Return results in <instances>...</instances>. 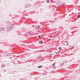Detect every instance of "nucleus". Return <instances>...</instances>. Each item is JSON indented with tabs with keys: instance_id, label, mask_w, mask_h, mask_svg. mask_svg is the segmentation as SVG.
I'll return each instance as SVG.
<instances>
[{
	"instance_id": "obj_6",
	"label": "nucleus",
	"mask_w": 80,
	"mask_h": 80,
	"mask_svg": "<svg viewBox=\"0 0 80 80\" xmlns=\"http://www.w3.org/2000/svg\"><path fill=\"white\" fill-rule=\"evenodd\" d=\"M45 49L46 50H50V47L47 46L46 47Z\"/></svg>"
},
{
	"instance_id": "obj_15",
	"label": "nucleus",
	"mask_w": 80,
	"mask_h": 80,
	"mask_svg": "<svg viewBox=\"0 0 80 80\" xmlns=\"http://www.w3.org/2000/svg\"><path fill=\"white\" fill-rule=\"evenodd\" d=\"M42 66H38V68H42Z\"/></svg>"
},
{
	"instance_id": "obj_17",
	"label": "nucleus",
	"mask_w": 80,
	"mask_h": 80,
	"mask_svg": "<svg viewBox=\"0 0 80 80\" xmlns=\"http://www.w3.org/2000/svg\"><path fill=\"white\" fill-rule=\"evenodd\" d=\"M77 17L78 18H80V16L79 15H78V16H77Z\"/></svg>"
},
{
	"instance_id": "obj_2",
	"label": "nucleus",
	"mask_w": 80,
	"mask_h": 80,
	"mask_svg": "<svg viewBox=\"0 0 80 80\" xmlns=\"http://www.w3.org/2000/svg\"><path fill=\"white\" fill-rule=\"evenodd\" d=\"M68 62V61L67 60H65L63 61V63H62V65H61V66L62 67L63 66V64H65V63H67Z\"/></svg>"
},
{
	"instance_id": "obj_7",
	"label": "nucleus",
	"mask_w": 80,
	"mask_h": 80,
	"mask_svg": "<svg viewBox=\"0 0 80 80\" xmlns=\"http://www.w3.org/2000/svg\"><path fill=\"white\" fill-rule=\"evenodd\" d=\"M10 29H12V28H14V27H13V25H10Z\"/></svg>"
},
{
	"instance_id": "obj_11",
	"label": "nucleus",
	"mask_w": 80,
	"mask_h": 80,
	"mask_svg": "<svg viewBox=\"0 0 80 80\" xmlns=\"http://www.w3.org/2000/svg\"><path fill=\"white\" fill-rule=\"evenodd\" d=\"M1 30L2 31H3L5 30V28H1Z\"/></svg>"
},
{
	"instance_id": "obj_9",
	"label": "nucleus",
	"mask_w": 80,
	"mask_h": 80,
	"mask_svg": "<svg viewBox=\"0 0 80 80\" xmlns=\"http://www.w3.org/2000/svg\"><path fill=\"white\" fill-rule=\"evenodd\" d=\"M37 28L38 30H40V26H37Z\"/></svg>"
},
{
	"instance_id": "obj_19",
	"label": "nucleus",
	"mask_w": 80,
	"mask_h": 80,
	"mask_svg": "<svg viewBox=\"0 0 80 80\" xmlns=\"http://www.w3.org/2000/svg\"><path fill=\"white\" fill-rule=\"evenodd\" d=\"M23 13H25V12H23Z\"/></svg>"
},
{
	"instance_id": "obj_12",
	"label": "nucleus",
	"mask_w": 80,
	"mask_h": 80,
	"mask_svg": "<svg viewBox=\"0 0 80 80\" xmlns=\"http://www.w3.org/2000/svg\"><path fill=\"white\" fill-rule=\"evenodd\" d=\"M58 50H60V51H61L62 50V48L61 47H59L58 48Z\"/></svg>"
},
{
	"instance_id": "obj_14",
	"label": "nucleus",
	"mask_w": 80,
	"mask_h": 80,
	"mask_svg": "<svg viewBox=\"0 0 80 80\" xmlns=\"http://www.w3.org/2000/svg\"><path fill=\"white\" fill-rule=\"evenodd\" d=\"M39 43H43V41H40L39 42Z\"/></svg>"
},
{
	"instance_id": "obj_1",
	"label": "nucleus",
	"mask_w": 80,
	"mask_h": 80,
	"mask_svg": "<svg viewBox=\"0 0 80 80\" xmlns=\"http://www.w3.org/2000/svg\"><path fill=\"white\" fill-rule=\"evenodd\" d=\"M52 66L53 67L54 69H55L57 67H58V63H53L52 65Z\"/></svg>"
},
{
	"instance_id": "obj_5",
	"label": "nucleus",
	"mask_w": 80,
	"mask_h": 80,
	"mask_svg": "<svg viewBox=\"0 0 80 80\" xmlns=\"http://www.w3.org/2000/svg\"><path fill=\"white\" fill-rule=\"evenodd\" d=\"M31 6V5L29 4H28L26 6V8H28Z\"/></svg>"
},
{
	"instance_id": "obj_10",
	"label": "nucleus",
	"mask_w": 80,
	"mask_h": 80,
	"mask_svg": "<svg viewBox=\"0 0 80 80\" xmlns=\"http://www.w3.org/2000/svg\"><path fill=\"white\" fill-rule=\"evenodd\" d=\"M65 42L66 43H67V46H68V42L67 41H65Z\"/></svg>"
},
{
	"instance_id": "obj_16",
	"label": "nucleus",
	"mask_w": 80,
	"mask_h": 80,
	"mask_svg": "<svg viewBox=\"0 0 80 80\" xmlns=\"http://www.w3.org/2000/svg\"><path fill=\"white\" fill-rule=\"evenodd\" d=\"M38 37L40 39L41 38V36H38Z\"/></svg>"
},
{
	"instance_id": "obj_8",
	"label": "nucleus",
	"mask_w": 80,
	"mask_h": 80,
	"mask_svg": "<svg viewBox=\"0 0 80 80\" xmlns=\"http://www.w3.org/2000/svg\"><path fill=\"white\" fill-rule=\"evenodd\" d=\"M54 38H58V35L57 34L54 35Z\"/></svg>"
},
{
	"instance_id": "obj_3",
	"label": "nucleus",
	"mask_w": 80,
	"mask_h": 80,
	"mask_svg": "<svg viewBox=\"0 0 80 80\" xmlns=\"http://www.w3.org/2000/svg\"><path fill=\"white\" fill-rule=\"evenodd\" d=\"M30 32H27L25 33V35H27V36L29 37V35H30Z\"/></svg>"
},
{
	"instance_id": "obj_18",
	"label": "nucleus",
	"mask_w": 80,
	"mask_h": 80,
	"mask_svg": "<svg viewBox=\"0 0 80 80\" xmlns=\"http://www.w3.org/2000/svg\"><path fill=\"white\" fill-rule=\"evenodd\" d=\"M49 2H50V1H49V0H47V2H48V3H49Z\"/></svg>"
},
{
	"instance_id": "obj_13",
	"label": "nucleus",
	"mask_w": 80,
	"mask_h": 80,
	"mask_svg": "<svg viewBox=\"0 0 80 80\" xmlns=\"http://www.w3.org/2000/svg\"><path fill=\"white\" fill-rule=\"evenodd\" d=\"M11 55H12V54L10 53H8L7 54V56H11Z\"/></svg>"
},
{
	"instance_id": "obj_4",
	"label": "nucleus",
	"mask_w": 80,
	"mask_h": 80,
	"mask_svg": "<svg viewBox=\"0 0 80 80\" xmlns=\"http://www.w3.org/2000/svg\"><path fill=\"white\" fill-rule=\"evenodd\" d=\"M41 58H42V56L38 57L36 58L37 60H39L40 59H41Z\"/></svg>"
}]
</instances>
